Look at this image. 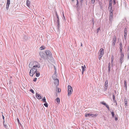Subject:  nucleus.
<instances>
[{
    "label": "nucleus",
    "instance_id": "1",
    "mask_svg": "<svg viewBox=\"0 0 129 129\" xmlns=\"http://www.w3.org/2000/svg\"><path fill=\"white\" fill-rule=\"evenodd\" d=\"M40 63L38 62L35 61L31 62L29 65V67L30 68L33 67L34 68L37 69V68H40Z\"/></svg>",
    "mask_w": 129,
    "mask_h": 129
},
{
    "label": "nucleus",
    "instance_id": "2",
    "mask_svg": "<svg viewBox=\"0 0 129 129\" xmlns=\"http://www.w3.org/2000/svg\"><path fill=\"white\" fill-rule=\"evenodd\" d=\"M45 52L46 54L47 58H44L45 60L46 59H49V57H51L52 56V53L49 50H47L45 51Z\"/></svg>",
    "mask_w": 129,
    "mask_h": 129
},
{
    "label": "nucleus",
    "instance_id": "3",
    "mask_svg": "<svg viewBox=\"0 0 129 129\" xmlns=\"http://www.w3.org/2000/svg\"><path fill=\"white\" fill-rule=\"evenodd\" d=\"M104 50L103 48H101L100 49L98 54V59H99L100 60L102 59V57L104 54Z\"/></svg>",
    "mask_w": 129,
    "mask_h": 129
},
{
    "label": "nucleus",
    "instance_id": "4",
    "mask_svg": "<svg viewBox=\"0 0 129 129\" xmlns=\"http://www.w3.org/2000/svg\"><path fill=\"white\" fill-rule=\"evenodd\" d=\"M37 69L34 68L32 67L30 69V71L29 72V74L30 76H33V75L35 74V73L37 71Z\"/></svg>",
    "mask_w": 129,
    "mask_h": 129
},
{
    "label": "nucleus",
    "instance_id": "5",
    "mask_svg": "<svg viewBox=\"0 0 129 129\" xmlns=\"http://www.w3.org/2000/svg\"><path fill=\"white\" fill-rule=\"evenodd\" d=\"M73 91L72 87L70 85H69L68 86V95H71Z\"/></svg>",
    "mask_w": 129,
    "mask_h": 129
},
{
    "label": "nucleus",
    "instance_id": "6",
    "mask_svg": "<svg viewBox=\"0 0 129 129\" xmlns=\"http://www.w3.org/2000/svg\"><path fill=\"white\" fill-rule=\"evenodd\" d=\"M124 57V54L123 53H122L121 54V56L120 57V58L119 61L121 64H122V62H123V58Z\"/></svg>",
    "mask_w": 129,
    "mask_h": 129
},
{
    "label": "nucleus",
    "instance_id": "7",
    "mask_svg": "<svg viewBox=\"0 0 129 129\" xmlns=\"http://www.w3.org/2000/svg\"><path fill=\"white\" fill-rule=\"evenodd\" d=\"M97 116V114H94L89 113H87L85 115V116L86 117H95Z\"/></svg>",
    "mask_w": 129,
    "mask_h": 129
},
{
    "label": "nucleus",
    "instance_id": "8",
    "mask_svg": "<svg viewBox=\"0 0 129 129\" xmlns=\"http://www.w3.org/2000/svg\"><path fill=\"white\" fill-rule=\"evenodd\" d=\"M124 38L125 40L126 39L127 35V29L126 27H125L124 29Z\"/></svg>",
    "mask_w": 129,
    "mask_h": 129
},
{
    "label": "nucleus",
    "instance_id": "9",
    "mask_svg": "<svg viewBox=\"0 0 129 129\" xmlns=\"http://www.w3.org/2000/svg\"><path fill=\"white\" fill-rule=\"evenodd\" d=\"M113 18V13H110L109 20L110 22H112Z\"/></svg>",
    "mask_w": 129,
    "mask_h": 129
},
{
    "label": "nucleus",
    "instance_id": "10",
    "mask_svg": "<svg viewBox=\"0 0 129 129\" xmlns=\"http://www.w3.org/2000/svg\"><path fill=\"white\" fill-rule=\"evenodd\" d=\"M108 81L107 80L105 81V84L104 85L105 90H107V87L108 86Z\"/></svg>",
    "mask_w": 129,
    "mask_h": 129
},
{
    "label": "nucleus",
    "instance_id": "11",
    "mask_svg": "<svg viewBox=\"0 0 129 129\" xmlns=\"http://www.w3.org/2000/svg\"><path fill=\"white\" fill-rule=\"evenodd\" d=\"M101 103L102 104L105 106L107 107V109L109 111L110 110V108H109V107L105 103H104L103 102H102Z\"/></svg>",
    "mask_w": 129,
    "mask_h": 129
},
{
    "label": "nucleus",
    "instance_id": "12",
    "mask_svg": "<svg viewBox=\"0 0 129 129\" xmlns=\"http://www.w3.org/2000/svg\"><path fill=\"white\" fill-rule=\"evenodd\" d=\"M116 39L115 36L114 37L113 40L112 41V45L114 46L116 43Z\"/></svg>",
    "mask_w": 129,
    "mask_h": 129
},
{
    "label": "nucleus",
    "instance_id": "13",
    "mask_svg": "<svg viewBox=\"0 0 129 129\" xmlns=\"http://www.w3.org/2000/svg\"><path fill=\"white\" fill-rule=\"evenodd\" d=\"M54 84L56 85V86L57 87L59 84V80L58 79H56V80H55Z\"/></svg>",
    "mask_w": 129,
    "mask_h": 129
},
{
    "label": "nucleus",
    "instance_id": "14",
    "mask_svg": "<svg viewBox=\"0 0 129 129\" xmlns=\"http://www.w3.org/2000/svg\"><path fill=\"white\" fill-rule=\"evenodd\" d=\"M36 96L38 99H40L42 98L41 96L40 95L37 93H36Z\"/></svg>",
    "mask_w": 129,
    "mask_h": 129
},
{
    "label": "nucleus",
    "instance_id": "15",
    "mask_svg": "<svg viewBox=\"0 0 129 129\" xmlns=\"http://www.w3.org/2000/svg\"><path fill=\"white\" fill-rule=\"evenodd\" d=\"M45 54L42 52H40L39 53L40 56L41 58H43Z\"/></svg>",
    "mask_w": 129,
    "mask_h": 129
},
{
    "label": "nucleus",
    "instance_id": "16",
    "mask_svg": "<svg viewBox=\"0 0 129 129\" xmlns=\"http://www.w3.org/2000/svg\"><path fill=\"white\" fill-rule=\"evenodd\" d=\"M120 47H119V49L120 50V52L121 53H122V44L121 43H120Z\"/></svg>",
    "mask_w": 129,
    "mask_h": 129
},
{
    "label": "nucleus",
    "instance_id": "17",
    "mask_svg": "<svg viewBox=\"0 0 129 129\" xmlns=\"http://www.w3.org/2000/svg\"><path fill=\"white\" fill-rule=\"evenodd\" d=\"M30 4V2L29 0H26V5L28 7H29Z\"/></svg>",
    "mask_w": 129,
    "mask_h": 129
},
{
    "label": "nucleus",
    "instance_id": "18",
    "mask_svg": "<svg viewBox=\"0 0 129 129\" xmlns=\"http://www.w3.org/2000/svg\"><path fill=\"white\" fill-rule=\"evenodd\" d=\"M54 20L56 23H59V19H56V18H54Z\"/></svg>",
    "mask_w": 129,
    "mask_h": 129
},
{
    "label": "nucleus",
    "instance_id": "19",
    "mask_svg": "<svg viewBox=\"0 0 129 129\" xmlns=\"http://www.w3.org/2000/svg\"><path fill=\"white\" fill-rule=\"evenodd\" d=\"M23 38L24 40L26 41L28 40V38L26 35H25L24 36Z\"/></svg>",
    "mask_w": 129,
    "mask_h": 129
},
{
    "label": "nucleus",
    "instance_id": "20",
    "mask_svg": "<svg viewBox=\"0 0 129 129\" xmlns=\"http://www.w3.org/2000/svg\"><path fill=\"white\" fill-rule=\"evenodd\" d=\"M81 67L83 72L85 70V68H86L85 65H84L83 66H82Z\"/></svg>",
    "mask_w": 129,
    "mask_h": 129
},
{
    "label": "nucleus",
    "instance_id": "21",
    "mask_svg": "<svg viewBox=\"0 0 129 129\" xmlns=\"http://www.w3.org/2000/svg\"><path fill=\"white\" fill-rule=\"evenodd\" d=\"M112 3L109 2V7H108V9H109L110 8H112Z\"/></svg>",
    "mask_w": 129,
    "mask_h": 129
},
{
    "label": "nucleus",
    "instance_id": "22",
    "mask_svg": "<svg viewBox=\"0 0 129 129\" xmlns=\"http://www.w3.org/2000/svg\"><path fill=\"white\" fill-rule=\"evenodd\" d=\"M127 84L125 80L124 81V87L125 89L127 88Z\"/></svg>",
    "mask_w": 129,
    "mask_h": 129
},
{
    "label": "nucleus",
    "instance_id": "23",
    "mask_svg": "<svg viewBox=\"0 0 129 129\" xmlns=\"http://www.w3.org/2000/svg\"><path fill=\"white\" fill-rule=\"evenodd\" d=\"M57 30L58 31H59V28H60V24L59 23H57Z\"/></svg>",
    "mask_w": 129,
    "mask_h": 129
},
{
    "label": "nucleus",
    "instance_id": "24",
    "mask_svg": "<svg viewBox=\"0 0 129 129\" xmlns=\"http://www.w3.org/2000/svg\"><path fill=\"white\" fill-rule=\"evenodd\" d=\"M36 73V77H38L40 76V74L38 71H37Z\"/></svg>",
    "mask_w": 129,
    "mask_h": 129
},
{
    "label": "nucleus",
    "instance_id": "25",
    "mask_svg": "<svg viewBox=\"0 0 129 129\" xmlns=\"http://www.w3.org/2000/svg\"><path fill=\"white\" fill-rule=\"evenodd\" d=\"M77 1V3L76 4V8L77 9H79V6L78 5V0H76Z\"/></svg>",
    "mask_w": 129,
    "mask_h": 129
},
{
    "label": "nucleus",
    "instance_id": "26",
    "mask_svg": "<svg viewBox=\"0 0 129 129\" xmlns=\"http://www.w3.org/2000/svg\"><path fill=\"white\" fill-rule=\"evenodd\" d=\"M55 13L56 15V19H59V16L58 15V14H57V13L56 11L55 12Z\"/></svg>",
    "mask_w": 129,
    "mask_h": 129
},
{
    "label": "nucleus",
    "instance_id": "27",
    "mask_svg": "<svg viewBox=\"0 0 129 129\" xmlns=\"http://www.w3.org/2000/svg\"><path fill=\"white\" fill-rule=\"evenodd\" d=\"M45 48V47L44 46H42L40 48V49L41 50H42L44 49Z\"/></svg>",
    "mask_w": 129,
    "mask_h": 129
},
{
    "label": "nucleus",
    "instance_id": "28",
    "mask_svg": "<svg viewBox=\"0 0 129 129\" xmlns=\"http://www.w3.org/2000/svg\"><path fill=\"white\" fill-rule=\"evenodd\" d=\"M110 63H109L108 66V73H110Z\"/></svg>",
    "mask_w": 129,
    "mask_h": 129
},
{
    "label": "nucleus",
    "instance_id": "29",
    "mask_svg": "<svg viewBox=\"0 0 129 129\" xmlns=\"http://www.w3.org/2000/svg\"><path fill=\"white\" fill-rule=\"evenodd\" d=\"M52 78L54 80H55L57 79L56 78V76L54 75H53L52 76Z\"/></svg>",
    "mask_w": 129,
    "mask_h": 129
},
{
    "label": "nucleus",
    "instance_id": "30",
    "mask_svg": "<svg viewBox=\"0 0 129 129\" xmlns=\"http://www.w3.org/2000/svg\"><path fill=\"white\" fill-rule=\"evenodd\" d=\"M114 59V57L113 56H112L111 58V62L112 64H113V60Z\"/></svg>",
    "mask_w": 129,
    "mask_h": 129
},
{
    "label": "nucleus",
    "instance_id": "31",
    "mask_svg": "<svg viewBox=\"0 0 129 129\" xmlns=\"http://www.w3.org/2000/svg\"><path fill=\"white\" fill-rule=\"evenodd\" d=\"M56 101L57 103L60 102V99L59 98H57L56 99Z\"/></svg>",
    "mask_w": 129,
    "mask_h": 129
},
{
    "label": "nucleus",
    "instance_id": "32",
    "mask_svg": "<svg viewBox=\"0 0 129 129\" xmlns=\"http://www.w3.org/2000/svg\"><path fill=\"white\" fill-rule=\"evenodd\" d=\"M112 115V117H114V112L113 111L110 112Z\"/></svg>",
    "mask_w": 129,
    "mask_h": 129
},
{
    "label": "nucleus",
    "instance_id": "33",
    "mask_svg": "<svg viewBox=\"0 0 129 129\" xmlns=\"http://www.w3.org/2000/svg\"><path fill=\"white\" fill-rule=\"evenodd\" d=\"M3 125L4 127L6 128H7L8 126L6 124H5L4 122H3Z\"/></svg>",
    "mask_w": 129,
    "mask_h": 129
},
{
    "label": "nucleus",
    "instance_id": "34",
    "mask_svg": "<svg viewBox=\"0 0 129 129\" xmlns=\"http://www.w3.org/2000/svg\"><path fill=\"white\" fill-rule=\"evenodd\" d=\"M42 100L43 101V102H44V103L46 102V99L45 97H44L43 99H42Z\"/></svg>",
    "mask_w": 129,
    "mask_h": 129
},
{
    "label": "nucleus",
    "instance_id": "35",
    "mask_svg": "<svg viewBox=\"0 0 129 129\" xmlns=\"http://www.w3.org/2000/svg\"><path fill=\"white\" fill-rule=\"evenodd\" d=\"M109 9L110 13H113V11L112 9V8H110Z\"/></svg>",
    "mask_w": 129,
    "mask_h": 129
},
{
    "label": "nucleus",
    "instance_id": "36",
    "mask_svg": "<svg viewBox=\"0 0 129 129\" xmlns=\"http://www.w3.org/2000/svg\"><path fill=\"white\" fill-rule=\"evenodd\" d=\"M44 104V105L46 107H48V104L46 103V102Z\"/></svg>",
    "mask_w": 129,
    "mask_h": 129
},
{
    "label": "nucleus",
    "instance_id": "37",
    "mask_svg": "<svg viewBox=\"0 0 129 129\" xmlns=\"http://www.w3.org/2000/svg\"><path fill=\"white\" fill-rule=\"evenodd\" d=\"M6 4L10 5V0H7Z\"/></svg>",
    "mask_w": 129,
    "mask_h": 129
},
{
    "label": "nucleus",
    "instance_id": "38",
    "mask_svg": "<svg viewBox=\"0 0 129 129\" xmlns=\"http://www.w3.org/2000/svg\"><path fill=\"white\" fill-rule=\"evenodd\" d=\"M115 97L114 95V94H113V96H112V98H113V101H114V102H115Z\"/></svg>",
    "mask_w": 129,
    "mask_h": 129
},
{
    "label": "nucleus",
    "instance_id": "39",
    "mask_svg": "<svg viewBox=\"0 0 129 129\" xmlns=\"http://www.w3.org/2000/svg\"><path fill=\"white\" fill-rule=\"evenodd\" d=\"M30 91L32 92V93L33 94H34L35 93V92L32 89H30Z\"/></svg>",
    "mask_w": 129,
    "mask_h": 129
},
{
    "label": "nucleus",
    "instance_id": "40",
    "mask_svg": "<svg viewBox=\"0 0 129 129\" xmlns=\"http://www.w3.org/2000/svg\"><path fill=\"white\" fill-rule=\"evenodd\" d=\"M9 5H10L6 4V8L7 10L8 9Z\"/></svg>",
    "mask_w": 129,
    "mask_h": 129
},
{
    "label": "nucleus",
    "instance_id": "41",
    "mask_svg": "<svg viewBox=\"0 0 129 129\" xmlns=\"http://www.w3.org/2000/svg\"><path fill=\"white\" fill-rule=\"evenodd\" d=\"M63 19L64 21H65L66 20V18L64 16V14H63Z\"/></svg>",
    "mask_w": 129,
    "mask_h": 129
},
{
    "label": "nucleus",
    "instance_id": "42",
    "mask_svg": "<svg viewBox=\"0 0 129 129\" xmlns=\"http://www.w3.org/2000/svg\"><path fill=\"white\" fill-rule=\"evenodd\" d=\"M57 88L58 89V92H60L61 90L60 89H59V88H57Z\"/></svg>",
    "mask_w": 129,
    "mask_h": 129
},
{
    "label": "nucleus",
    "instance_id": "43",
    "mask_svg": "<svg viewBox=\"0 0 129 129\" xmlns=\"http://www.w3.org/2000/svg\"><path fill=\"white\" fill-rule=\"evenodd\" d=\"M127 55V59H129V51L128 52Z\"/></svg>",
    "mask_w": 129,
    "mask_h": 129
},
{
    "label": "nucleus",
    "instance_id": "44",
    "mask_svg": "<svg viewBox=\"0 0 129 129\" xmlns=\"http://www.w3.org/2000/svg\"><path fill=\"white\" fill-rule=\"evenodd\" d=\"M95 0H91V3L94 4L95 2Z\"/></svg>",
    "mask_w": 129,
    "mask_h": 129
},
{
    "label": "nucleus",
    "instance_id": "45",
    "mask_svg": "<svg viewBox=\"0 0 129 129\" xmlns=\"http://www.w3.org/2000/svg\"><path fill=\"white\" fill-rule=\"evenodd\" d=\"M115 120L116 121H117L118 120L117 117L116 116H115Z\"/></svg>",
    "mask_w": 129,
    "mask_h": 129
},
{
    "label": "nucleus",
    "instance_id": "46",
    "mask_svg": "<svg viewBox=\"0 0 129 129\" xmlns=\"http://www.w3.org/2000/svg\"><path fill=\"white\" fill-rule=\"evenodd\" d=\"M127 103V101H125V105L126 106Z\"/></svg>",
    "mask_w": 129,
    "mask_h": 129
},
{
    "label": "nucleus",
    "instance_id": "47",
    "mask_svg": "<svg viewBox=\"0 0 129 129\" xmlns=\"http://www.w3.org/2000/svg\"><path fill=\"white\" fill-rule=\"evenodd\" d=\"M37 80V78H35L33 80V81L34 82H36V80Z\"/></svg>",
    "mask_w": 129,
    "mask_h": 129
},
{
    "label": "nucleus",
    "instance_id": "48",
    "mask_svg": "<svg viewBox=\"0 0 129 129\" xmlns=\"http://www.w3.org/2000/svg\"><path fill=\"white\" fill-rule=\"evenodd\" d=\"M116 4V1L115 0H113V4L114 5H115Z\"/></svg>",
    "mask_w": 129,
    "mask_h": 129
},
{
    "label": "nucleus",
    "instance_id": "49",
    "mask_svg": "<svg viewBox=\"0 0 129 129\" xmlns=\"http://www.w3.org/2000/svg\"><path fill=\"white\" fill-rule=\"evenodd\" d=\"M100 30V28H98V29H97V30H96V32H97V33H98L99 30Z\"/></svg>",
    "mask_w": 129,
    "mask_h": 129
},
{
    "label": "nucleus",
    "instance_id": "50",
    "mask_svg": "<svg viewBox=\"0 0 129 129\" xmlns=\"http://www.w3.org/2000/svg\"><path fill=\"white\" fill-rule=\"evenodd\" d=\"M92 21L93 22V26L94 24V21L93 19L92 20Z\"/></svg>",
    "mask_w": 129,
    "mask_h": 129
},
{
    "label": "nucleus",
    "instance_id": "51",
    "mask_svg": "<svg viewBox=\"0 0 129 129\" xmlns=\"http://www.w3.org/2000/svg\"><path fill=\"white\" fill-rule=\"evenodd\" d=\"M2 117H3V119H4V121H3V122H5V121H4V116L3 115H2Z\"/></svg>",
    "mask_w": 129,
    "mask_h": 129
},
{
    "label": "nucleus",
    "instance_id": "52",
    "mask_svg": "<svg viewBox=\"0 0 129 129\" xmlns=\"http://www.w3.org/2000/svg\"><path fill=\"white\" fill-rule=\"evenodd\" d=\"M109 2L110 3H112V0H109Z\"/></svg>",
    "mask_w": 129,
    "mask_h": 129
},
{
    "label": "nucleus",
    "instance_id": "53",
    "mask_svg": "<svg viewBox=\"0 0 129 129\" xmlns=\"http://www.w3.org/2000/svg\"><path fill=\"white\" fill-rule=\"evenodd\" d=\"M80 0V2L81 3H83V0Z\"/></svg>",
    "mask_w": 129,
    "mask_h": 129
},
{
    "label": "nucleus",
    "instance_id": "54",
    "mask_svg": "<svg viewBox=\"0 0 129 129\" xmlns=\"http://www.w3.org/2000/svg\"><path fill=\"white\" fill-rule=\"evenodd\" d=\"M115 103H116V106H117V102H116V101H115Z\"/></svg>",
    "mask_w": 129,
    "mask_h": 129
},
{
    "label": "nucleus",
    "instance_id": "55",
    "mask_svg": "<svg viewBox=\"0 0 129 129\" xmlns=\"http://www.w3.org/2000/svg\"><path fill=\"white\" fill-rule=\"evenodd\" d=\"M17 121H18V123L19 122V120L18 119H17Z\"/></svg>",
    "mask_w": 129,
    "mask_h": 129
},
{
    "label": "nucleus",
    "instance_id": "56",
    "mask_svg": "<svg viewBox=\"0 0 129 129\" xmlns=\"http://www.w3.org/2000/svg\"><path fill=\"white\" fill-rule=\"evenodd\" d=\"M84 71H83H83H82V74H83V73H84Z\"/></svg>",
    "mask_w": 129,
    "mask_h": 129
},
{
    "label": "nucleus",
    "instance_id": "57",
    "mask_svg": "<svg viewBox=\"0 0 129 129\" xmlns=\"http://www.w3.org/2000/svg\"><path fill=\"white\" fill-rule=\"evenodd\" d=\"M81 46H82V43H81Z\"/></svg>",
    "mask_w": 129,
    "mask_h": 129
},
{
    "label": "nucleus",
    "instance_id": "58",
    "mask_svg": "<svg viewBox=\"0 0 129 129\" xmlns=\"http://www.w3.org/2000/svg\"><path fill=\"white\" fill-rule=\"evenodd\" d=\"M72 1H74L73 0H72Z\"/></svg>",
    "mask_w": 129,
    "mask_h": 129
}]
</instances>
